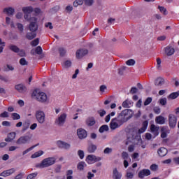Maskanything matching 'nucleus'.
<instances>
[{
    "mask_svg": "<svg viewBox=\"0 0 179 179\" xmlns=\"http://www.w3.org/2000/svg\"><path fill=\"white\" fill-rule=\"evenodd\" d=\"M57 159L55 157H48L43 159L41 163L36 164V169H45L55 164Z\"/></svg>",
    "mask_w": 179,
    "mask_h": 179,
    "instance_id": "f257e3e1",
    "label": "nucleus"
},
{
    "mask_svg": "<svg viewBox=\"0 0 179 179\" xmlns=\"http://www.w3.org/2000/svg\"><path fill=\"white\" fill-rule=\"evenodd\" d=\"M32 96L37 101H39V103H45V101H47V94L40 92V90H34L32 93Z\"/></svg>",
    "mask_w": 179,
    "mask_h": 179,
    "instance_id": "f03ea898",
    "label": "nucleus"
},
{
    "mask_svg": "<svg viewBox=\"0 0 179 179\" xmlns=\"http://www.w3.org/2000/svg\"><path fill=\"white\" fill-rule=\"evenodd\" d=\"M31 138H33L32 134L24 135L20 136L16 141L17 145H27L30 143V141H31Z\"/></svg>",
    "mask_w": 179,
    "mask_h": 179,
    "instance_id": "7ed1b4c3",
    "label": "nucleus"
},
{
    "mask_svg": "<svg viewBox=\"0 0 179 179\" xmlns=\"http://www.w3.org/2000/svg\"><path fill=\"white\" fill-rule=\"evenodd\" d=\"M29 30L31 31L36 32L38 30V24H37V18L31 17L30 18V23L29 24Z\"/></svg>",
    "mask_w": 179,
    "mask_h": 179,
    "instance_id": "20e7f679",
    "label": "nucleus"
},
{
    "mask_svg": "<svg viewBox=\"0 0 179 179\" xmlns=\"http://www.w3.org/2000/svg\"><path fill=\"white\" fill-rule=\"evenodd\" d=\"M36 121L39 124H44L45 122V113L43 110H36L35 113Z\"/></svg>",
    "mask_w": 179,
    "mask_h": 179,
    "instance_id": "39448f33",
    "label": "nucleus"
},
{
    "mask_svg": "<svg viewBox=\"0 0 179 179\" xmlns=\"http://www.w3.org/2000/svg\"><path fill=\"white\" fill-rule=\"evenodd\" d=\"M127 115H128V109L124 110L119 114V115L116 118V121L117 122H121L124 124V122H127L128 119L127 118Z\"/></svg>",
    "mask_w": 179,
    "mask_h": 179,
    "instance_id": "423d86ee",
    "label": "nucleus"
},
{
    "mask_svg": "<svg viewBox=\"0 0 179 179\" xmlns=\"http://www.w3.org/2000/svg\"><path fill=\"white\" fill-rule=\"evenodd\" d=\"M66 121V113H62L58 118L55 120V124L58 127H64Z\"/></svg>",
    "mask_w": 179,
    "mask_h": 179,
    "instance_id": "0eeeda50",
    "label": "nucleus"
},
{
    "mask_svg": "<svg viewBox=\"0 0 179 179\" xmlns=\"http://www.w3.org/2000/svg\"><path fill=\"white\" fill-rule=\"evenodd\" d=\"M169 124L170 128L174 129L177 125V117L173 114H169Z\"/></svg>",
    "mask_w": 179,
    "mask_h": 179,
    "instance_id": "6e6552de",
    "label": "nucleus"
},
{
    "mask_svg": "<svg viewBox=\"0 0 179 179\" xmlns=\"http://www.w3.org/2000/svg\"><path fill=\"white\" fill-rule=\"evenodd\" d=\"M57 145L59 149H64L65 150H69L71 149V144L62 141H57Z\"/></svg>",
    "mask_w": 179,
    "mask_h": 179,
    "instance_id": "1a4fd4ad",
    "label": "nucleus"
},
{
    "mask_svg": "<svg viewBox=\"0 0 179 179\" xmlns=\"http://www.w3.org/2000/svg\"><path fill=\"white\" fill-rule=\"evenodd\" d=\"M77 135L79 139H85L87 138V131H86V130L82 128L78 129Z\"/></svg>",
    "mask_w": 179,
    "mask_h": 179,
    "instance_id": "9d476101",
    "label": "nucleus"
},
{
    "mask_svg": "<svg viewBox=\"0 0 179 179\" xmlns=\"http://www.w3.org/2000/svg\"><path fill=\"white\" fill-rule=\"evenodd\" d=\"M87 54H89V50H87V49H81L77 50L76 55V58L79 59L80 58H83V57H85V55H87Z\"/></svg>",
    "mask_w": 179,
    "mask_h": 179,
    "instance_id": "9b49d317",
    "label": "nucleus"
},
{
    "mask_svg": "<svg viewBox=\"0 0 179 179\" xmlns=\"http://www.w3.org/2000/svg\"><path fill=\"white\" fill-rule=\"evenodd\" d=\"M15 171L16 169L15 168L3 171L0 173V177H9V176H12V174H13V173Z\"/></svg>",
    "mask_w": 179,
    "mask_h": 179,
    "instance_id": "f8f14e48",
    "label": "nucleus"
},
{
    "mask_svg": "<svg viewBox=\"0 0 179 179\" xmlns=\"http://www.w3.org/2000/svg\"><path fill=\"white\" fill-rule=\"evenodd\" d=\"M150 176V170L149 169H143L138 172V178H144Z\"/></svg>",
    "mask_w": 179,
    "mask_h": 179,
    "instance_id": "ddd939ff",
    "label": "nucleus"
},
{
    "mask_svg": "<svg viewBox=\"0 0 179 179\" xmlns=\"http://www.w3.org/2000/svg\"><path fill=\"white\" fill-rule=\"evenodd\" d=\"M15 90L19 92V93H26L27 88L23 84H18L15 86Z\"/></svg>",
    "mask_w": 179,
    "mask_h": 179,
    "instance_id": "4468645a",
    "label": "nucleus"
},
{
    "mask_svg": "<svg viewBox=\"0 0 179 179\" xmlns=\"http://www.w3.org/2000/svg\"><path fill=\"white\" fill-rule=\"evenodd\" d=\"M176 52V49L173 48L171 45H168L167 47L165 48V53L168 57H171Z\"/></svg>",
    "mask_w": 179,
    "mask_h": 179,
    "instance_id": "2eb2a0df",
    "label": "nucleus"
},
{
    "mask_svg": "<svg viewBox=\"0 0 179 179\" xmlns=\"http://www.w3.org/2000/svg\"><path fill=\"white\" fill-rule=\"evenodd\" d=\"M3 13H6L8 16H13L15 15V8L12 7L5 8L3 10Z\"/></svg>",
    "mask_w": 179,
    "mask_h": 179,
    "instance_id": "dca6fc26",
    "label": "nucleus"
},
{
    "mask_svg": "<svg viewBox=\"0 0 179 179\" xmlns=\"http://www.w3.org/2000/svg\"><path fill=\"white\" fill-rule=\"evenodd\" d=\"M122 174L118 171L117 168H115L113 171V179H121Z\"/></svg>",
    "mask_w": 179,
    "mask_h": 179,
    "instance_id": "f3484780",
    "label": "nucleus"
},
{
    "mask_svg": "<svg viewBox=\"0 0 179 179\" xmlns=\"http://www.w3.org/2000/svg\"><path fill=\"white\" fill-rule=\"evenodd\" d=\"M15 138H16V133L15 132H11L9 133L7 136V138H5L6 142H12Z\"/></svg>",
    "mask_w": 179,
    "mask_h": 179,
    "instance_id": "a211bd4d",
    "label": "nucleus"
},
{
    "mask_svg": "<svg viewBox=\"0 0 179 179\" xmlns=\"http://www.w3.org/2000/svg\"><path fill=\"white\" fill-rule=\"evenodd\" d=\"M86 124L88 127H93L96 124V120L93 117H90L85 120Z\"/></svg>",
    "mask_w": 179,
    "mask_h": 179,
    "instance_id": "6ab92c4d",
    "label": "nucleus"
},
{
    "mask_svg": "<svg viewBox=\"0 0 179 179\" xmlns=\"http://www.w3.org/2000/svg\"><path fill=\"white\" fill-rule=\"evenodd\" d=\"M25 37L27 40H33L37 37V33L34 31L27 32Z\"/></svg>",
    "mask_w": 179,
    "mask_h": 179,
    "instance_id": "aec40b11",
    "label": "nucleus"
},
{
    "mask_svg": "<svg viewBox=\"0 0 179 179\" xmlns=\"http://www.w3.org/2000/svg\"><path fill=\"white\" fill-rule=\"evenodd\" d=\"M118 123H117V118L112 119L110 123V129H117L118 128Z\"/></svg>",
    "mask_w": 179,
    "mask_h": 179,
    "instance_id": "412c9836",
    "label": "nucleus"
},
{
    "mask_svg": "<svg viewBox=\"0 0 179 179\" xmlns=\"http://www.w3.org/2000/svg\"><path fill=\"white\" fill-rule=\"evenodd\" d=\"M88 153H94L97 150V145L94 144H90L87 149Z\"/></svg>",
    "mask_w": 179,
    "mask_h": 179,
    "instance_id": "4be33fe9",
    "label": "nucleus"
},
{
    "mask_svg": "<svg viewBox=\"0 0 179 179\" xmlns=\"http://www.w3.org/2000/svg\"><path fill=\"white\" fill-rule=\"evenodd\" d=\"M148 125H149V122H148V120L144 121L143 122L142 127L138 129V134H143V132L146 131V129L148 128Z\"/></svg>",
    "mask_w": 179,
    "mask_h": 179,
    "instance_id": "5701e85b",
    "label": "nucleus"
},
{
    "mask_svg": "<svg viewBox=\"0 0 179 179\" xmlns=\"http://www.w3.org/2000/svg\"><path fill=\"white\" fill-rule=\"evenodd\" d=\"M155 122L157 124H159V125H163L166 122V118L164 117L159 115L155 118Z\"/></svg>",
    "mask_w": 179,
    "mask_h": 179,
    "instance_id": "b1692460",
    "label": "nucleus"
},
{
    "mask_svg": "<svg viewBox=\"0 0 179 179\" xmlns=\"http://www.w3.org/2000/svg\"><path fill=\"white\" fill-rule=\"evenodd\" d=\"M157 153L160 157H164L167 155V149L166 148H161L158 150Z\"/></svg>",
    "mask_w": 179,
    "mask_h": 179,
    "instance_id": "393cba45",
    "label": "nucleus"
},
{
    "mask_svg": "<svg viewBox=\"0 0 179 179\" xmlns=\"http://www.w3.org/2000/svg\"><path fill=\"white\" fill-rule=\"evenodd\" d=\"M155 86H163L164 85V78H157L155 81Z\"/></svg>",
    "mask_w": 179,
    "mask_h": 179,
    "instance_id": "a878e982",
    "label": "nucleus"
},
{
    "mask_svg": "<svg viewBox=\"0 0 179 179\" xmlns=\"http://www.w3.org/2000/svg\"><path fill=\"white\" fill-rule=\"evenodd\" d=\"M150 129L151 132L154 134L155 136H157V135H159V127H156V125L152 124Z\"/></svg>",
    "mask_w": 179,
    "mask_h": 179,
    "instance_id": "bb28decb",
    "label": "nucleus"
},
{
    "mask_svg": "<svg viewBox=\"0 0 179 179\" xmlns=\"http://www.w3.org/2000/svg\"><path fill=\"white\" fill-rule=\"evenodd\" d=\"M43 155H44V151L43 150H39L38 152H36L35 153H34L31 157V159H36L37 157H40V156H43Z\"/></svg>",
    "mask_w": 179,
    "mask_h": 179,
    "instance_id": "cd10ccee",
    "label": "nucleus"
},
{
    "mask_svg": "<svg viewBox=\"0 0 179 179\" xmlns=\"http://www.w3.org/2000/svg\"><path fill=\"white\" fill-rule=\"evenodd\" d=\"M86 163H85V162H80L77 165V169L78 170H80V171H83V169H85V167H86Z\"/></svg>",
    "mask_w": 179,
    "mask_h": 179,
    "instance_id": "c85d7f7f",
    "label": "nucleus"
},
{
    "mask_svg": "<svg viewBox=\"0 0 179 179\" xmlns=\"http://www.w3.org/2000/svg\"><path fill=\"white\" fill-rule=\"evenodd\" d=\"M109 128H108V125L107 124H103L102 125L99 129V131L100 132V134H103V132H107V131H108Z\"/></svg>",
    "mask_w": 179,
    "mask_h": 179,
    "instance_id": "c756f323",
    "label": "nucleus"
},
{
    "mask_svg": "<svg viewBox=\"0 0 179 179\" xmlns=\"http://www.w3.org/2000/svg\"><path fill=\"white\" fill-rule=\"evenodd\" d=\"M179 96V91L176 92H173L171 94H169L168 96V99H171L172 100H174L176 99H177V97H178Z\"/></svg>",
    "mask_w": 179,
    "mask_h": 179,
    "instance_id": "7c9ffc66",
    "label": "nucleus"
},
{
    "mask_svg": "<svg viewBox=\"0 0 179 179\" xmlns=\"http://www.w3.org/2000/svg\"><path fill=\"white\" fill-rule=\"evenodd\" d=\"M9 50H10L11 51H13V52H15L17 54L20 48L15 45H10L9 47H8Z\"/></svg>",
    "mask_w": 179,
    "mask_h": 179,
    "instance_id": "2f4dec72",
    "label": "nucleus"
},
{
    "mask_svg": "<svg viewBox=\"0 0 179 179\" xmlns=\"http://www.w3.org/2000/svg\"><path fill=\"white\" fill-rule=\"evenodd\" d=\"M58 51L60 57H65L66 54V49L65 48H59Z\"/></svg>",
    "mask_w": 179,
    "mask_h": 179,
    "instance_id": "473e14b6",
    "label": "nucleus"
},
{
    "mask_svg": "<svg viewBox=\"0 0 179 179\" xmlns=\"http://www.w3.org/2000/svg\"><path fill=\"white\" fill-rule=\"evenodd\" d=\"M36 146H38V143L25 150L24 152H22V156H24V155H27V153H29V152H30L31 150H33V149H34V148H36Z\"/></svg>",
    "mask_w": 179,
    "mask_h": 179,
    "instance_id": "72a5a7b5",
    "label": "nucleus"
},
{
    "mask_svg": "<svg viewBox=\"0 0 179 179\" xmlns=\"http://www.w3.org/2000/svg\"><path fill=\"white\" fill-rule=\"evenodd\" d=\"M114 115H115V112H112L110 114H108L105 118L106 122H110V120H111V117H114Z\"/></svg>",
    "mask_w": 179,
    "mask_h": 179,
    "instance_id": "f704fd0d",
    "label": "nucleus"
},
{
    "mask_svg": "<svg viewBox=\"0 0 179 179\" xmlns=\"http://www.w3.org/2000/svg\"><path fill=\"white\" fill-rule=\"evenodd\" d=\"M19 63H20V65H22V66H24L25 65H29V62H27L24 57L21 58V59H20Z\"/></svg>",
    "mask_w": 179,
    "mask_h": 179,
    "instance_id": "c9c22d12",
    "label": "nucleus"
},
{
    "mask_svg": "<svg viewBox=\"0 0 179 179\" xmlns=\"http://www.w3.org/2000/svg\"><path fill=\"white\" fill-rule=\"evenodd\" d=\"M22 10L25 13H31V12H33V7H24Z\"/></svg>",
    "mask_w": 179,
    "mask_h": 179,
    "instance_id": "e433bc0d",
    "label": "nucleus"
},
{
    "mask_svg": "<svg viewBox=\"0 0 179 179\" xmlns=\"http://www.w3.org/2000/svg\"><path fill=\"white\" fill-rule=\"evenodd\" d=\"M38 174V173H37V172L30 173L27 176L26 179H34L35 178L37 177Z\"/></svg>",
    "mask_w": 179,
    "mask_h": 179,
    "instance_id": "4c0bfd02",
    "label": "nucleus"
},
{
    "mask_svg": "<svg viewBox=\"0 0 179 179\" xmlns=\"http://www.w3.org/2000/svg\"><path fill=\"white\" fill-rule=\"evenodd\" d=\"M158 9L164 15H167V9H166V8H164V6H158Z\"/></svg>",
    "mask_w": 179,
    "mask_h": 179,
    "instance_id": "58836bf2",
    "label": "nucleus"
},
{
    "mask_svg": "<svg viewBox=\"0 0 179 179\" xmlns=\"http://www.w3.org/2000/svg\"><path fill=\"white\" fill-rule=\"evenodd\" d=\"M38 43H40V39L37 38L31 42V45L36 47V45H38Z\"/></svg>",
    "mask_w": 179,
    "mask_h": 179,
    "instance_id": "ea45409f",
    "label": "nucleus"
},
{
    "mask_svg": "<svg viewBox=\"0 0 179 179\" xmlns=\"http://www.w3.org/2000/svg\"><path fill=\"white\" fill-rule=\"evenodd\" d=\"M11 117L13 120H20V115H19L18 113H12Z\"/></svg>",
    "mask_w": 179,
    "mask_h": 179,
    "instance_id": "a19ab883",
    "label": "nucleus"
},
{
    "mask_svg": "<svg viewBox=\"0 0 179 179\" xmlns=\"http://www.w3.org/2000/svg\"><path fill=\"white\" fill-rule=\"evenodd\" d=\"M126 64L129 66H134V65H135V59H130L129 60H127L126 62Z\"/></svg>",
    "mask_w": 179,
    "mask_h": 179,
    "instance_id": "79ce46f5",
    "label": "nucleus"
},
{
    "mask_svg": "<svg viewBox=\"0 0 179 179\" xmlns=\"http://www.w3.org/2000/svg\"><path fill=\"white\" fill-rule=\"evenodd\" d=\"M161 132L170 134V129H169V127L163 126L162 127H161Z\"/></svg>",
    "mask_w": 179,
    "mask_h": 179,
    "instance_id": "37998d69",
    "label": "nucleus"
},
{
    "mask_svg": "<svg viewBox=\"0 0 179 179\" xmlns=\"http://www.w3.org/2000/svg\"><path fill=\"white\" fill-rule=\"evenodd\" d=\"M97 113L100 117H104V115H106V114H107V112H106V110H104V109H100V110H97Z\"/></svg>",
    "mask_w": 179,
    "mask_h": 179,
    "instance_id": "c03bdc74",
    "label": "nucleus"
},
{
    "mask_svg": "<svg viewBox=\"0 0 179 179\" xmlns=\"http://www.w3.org/2000/svg\"><path fill=\"white\" fill-rule=\"evenodd\" d=\"M79 5H83V0H76L73 2V6H75V8H77V6H79Z\"/></svg>",
    "mask_w": 179,
    "mask_h": 179,
    "instance_id": "a18cd8bd",
    "label": "nucleus"
},
{
    "mask_svg": "<svg viewBox=\"0 0 179 179\" xmlns=\"http://www.w3.org/2000/svg\"><path fill=\"white\" fill-rule=\"evenodd\" d=\"M159 103L161 104V106H166V104H167V99L162 98L159 100Z\"/></svg>",
    "mask_w": 179,
    "mask_h": 179,
    "instance_id": "49530a36",
    "label": "nucleus"
},
{
    "mask_svg": "<svg viewBox=\"0 0 179 179\" xmlns=\"http://www.w3.org/2000/svg\"><path fill=\"white\" fill-rule=\"evenodd\" d=\"M17 27L18 30L20 31V33H23L24 30V27H23V24L21 23H17Z\"/></svg>",
    "mask_w": 179,
    "mask_h": 179,
    "instance_id": "de8ad7c7",
    "label": "nucleus"
},
{
    "mask_svg": "<svg viewBox=\"0 0 179 179\" xmlns=\"http://www.w3.org/2000/svg\"><path fill=\"white\" fill-rule=\"evenodd\" d=\"M35 52L38 54V55H41L43 54V49L41 46H38L35 50Z\"/></svg>",
    "mask_w": 179,
    "mask_h": 179,
    "instance_id": "09e8293b",
    "label": "nucleus"
},
{
    "mask_svg": "<svg viewBox=\"0 0 179 179\" xmlns=\"http://www.w3.org/2000/svg\"><path fill=\"white\" fill-rule=\"evenodd\" d=\"M99 90L101 93L103 94L107 90V86L106 85H102L99 87Z\"/></svg>",
    "mask_w": 179,
    "mask_h": 179,
    "instance_id": "8fccbe9b",
    "label": "nucleus"
},
{
    "mask_svg": "<svg viewBox=\"0 0 179 179\" xmlns=\"http://www.w3.org/2000/svg\"><path fill=\"white\" fill-rule=\"evenodd\" d=\"M78 155L79 156L80 159H83L85 157V152L82 150L78 151Z\"/></svg>",
    "mask_w": 179,
    "mask_h": 179,
    "instance_id": "3c124183",
    "label": "nucleus"
},
{
    "mask_svg": "<svg viewBox=\"0 0 179 179\" xmlns=\"http://www.w3.org/2000/svg\"><path fill=\"white\" fill-rule=\"evenodd\" d=\"M95 155H90L87 157L86 162H94Z\"/></svg>",
    "mask_w": 179,
    "mask_h": 179,
    "instance_id": "603ef678",
    "label": "nucleus"
},
{
    "mask_svg": "<svg viewBox=\"0 0 179 179\" xmlns=\"http://www.w3.org/2000/svg\"><path fill=\"white\" fill-rule=\"evenodd\" d=\"M0 80H1L2 82H5V83H8V82H9V78H8V77L6 76L0 75Z\"/></svg>",
    "mask_w": 179,
    "mask_h": 179,
    "instance_id": "864d4df0",
    "label": "nucleus"
},
{
    "mask_svg": "<svg viewBox=\"0 0 179 179\" xmlns=\"http://www.w3.org/2000/svg\"><path fill=\"white\" fill-rule=\"evenodd\" d=\"M17 54H18L20 57H26V52L24 51V50L19 49V51Z\"/></svg>",
    "mask_w": 179,
    "mask_h": 179,
    "instance_id": "5fc2aeb1",
    "label": "nucleus"
},
{
    "mask_svg": "<svg viewBox=\"0 0 179 179\" xmlns=\"http://www.w3.org/2000/svg\"><path fill=\"white\" fill-rule=\"evenodd\" d=\"M122 107H124V108H129V101H128V99L123 101Z\"/></svg>",
    "mask_w": 179,
    "mask_h": 179,
    "instance_id": "6e6d98bb",
    "label": "nucleus"
},
{
    "mask_svg": "<svg viewBox=\"0 0 179 179\" xmlns=\"http://www.w3.org/2000/svg\"><path fill=\"white\" fill-rule=\"evenodd\" d=\"M9 117V113L6 111L0 114V118H8Z\"/></svg>",
    "mask_w": 179,
    "mask_h": 179,
    "instance_id": "4d7b16f0",
    "label": "nucleus"
},
{
    "mask_svg": "<svg viewBox=\"0 0 179 179\" xmlns=\"http://www.w3.org/2000/svg\"><path fill=\"white\" fill-rule=\"evenodd\" d=\"M152 97H148L145 101H144V106H149L150 103H152Z\"/></svg>",
    "mask_w": 179,
    "mask_h": 179,
    "instance_id": "13d9d810",
    "label": "nucleus"
},
{
    "mask_svg": "<svg viewBox=\"0 0 179 179\" xmlns=\"http://www.w3.org/2000/svg\"><path fill=\"white\" fill-rule=\"evenodd\" d=\"M93 0H84L85 5H87V6H92L93 5Z\"/></svg>",
    "mask_w": 179,
    "mask_h": 179,
    "instance_id": "bf43d9fd",
    "label": "nucleus"
},
{
    "mask_svg": "<svg viewBox=\"0 0 179 179\" xmlns=\"http://www.w3.org/2000/svg\"><path fill=\"white\" fill-rule=\"evenodd\" d=\"M58 10H59V6H55V7H53L51 10L50 12L52 13H57V12H58Z\"/></svg>",
    "mask_w": 179,
    "mask_h": 179,
    "instance_id": "052dcab7",
    "label": "nucleus"
},
{
    "mask_svg": "<svg viewBox=\"0 0 179 179\" xmlns=\"http://www.w3.org/2000/svg\"><path fill=\"white\" fill-rule=\"evenodd\" d=\"M113 152V148H106L104 150H103V153L105 155H110V153Z\"/></svg>",
    "mask_w": 179,
    "mask_h": 179,
    "instance_id": "680f3d73",
    "label": "nucleus"
},
{
    "mask_svg": "<svg viewBox=\"0 0 179 179\" xmlns=\"http://www.w3.org/2000/svg\"><path fill=\"white\" fill-rule=\"evenodd\" d=\"M3 47H5V42H2V39L0 38V54L3 52Z\"/></svg>",
    "mask_w": 179,
    "mask_h": 179,
    "instance_id": "e2e57ef3",
    "label": "nucleus"
},
{
    "mask_svg": "<svg viewBox=\"0 0 179 179\" xmlns=\"http://www.w3.org/2000/svg\"><path fill=\"white\" fill-rule=\"evenodd\" d=\"M71 66H72V62L71 61L67 60L64 62L65 68H71Z\"/></svg>",
    "mask_w": 179,
    "mask_h": 179,
    "instance_id": "0e129e2a",
    "label": "nucleus"
},
{
    "mask_svg": "<svg viewBox=\"0 0 179 179\" xmlns=\"http://www.w3.org/2000/svg\"><path fill=\"white\" fill-rule=\"evenodd\" d=\"M150 169L152 171H156V170L159 169V166L157 164H153L150 166Z\"/></svg>",
    "mask_w": 179,
    "mask_h": 179,
    "instance_id": "69168bd1",
    "label": "nucleus"
},
{
    "mask_svg": "<svg viewBox=\"0 0 179 179\" xmlns=\"http://www.w3.org/2000/svg\"><path fill=\"white\" fill-rule=\"evenodd\" d=\"M125 69H126L125 66H123L119 69L118 74L120 75V76H122V75H124V71H125Z\"/></svg>",
    "mask_w": 179,
    "mask_h": 179,
    "instance_id": "338daca9",
    "label": "nucleus"
},
{
    "mask_svg": "<svg viewBox=\"0 0 179 179\" xmlns=\"http://www.w3.org/2000/svg\"><path fill=\"white\" fill-rule=\"evenodd\" d=\"M153 111L155 114H160L161 109L160 107L156 106L154 108Z\"/></svg>",
    "mask_w": 179,
    "mask_h": 179,
    "instance_id": "774afa93",
    "label": "nucleus"
}]
</instances>
